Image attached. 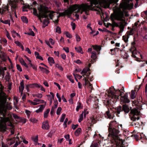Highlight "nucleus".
Masks as SVG:
<instances>
[{"label": "nucleus", "mask_w": 147, "mask_h": 147, "mask_svg": "<svg viewBox=\"0 0 147 147\" xmlns=\"http://www.w3.org/2000/svg\"><path fill=\"white\" fill-rule=\"evenodd\" d=\"M129 0H123L120 4L119 9L115 11L114 13L111 15L112 19L121 21L118 24L113 23V26H119L120 28H124L125 20L124 19V16L123 12L126 9H132L134 5L133 3H129Z\"/></svg>", "instance_id": "1"}, {"label": "nucleus", "mask_w": 147, "mask_h": 147, "mask_svg": "<svg viewBox=\"0 0 147 147\" xmlns=\"http://www.w3.org/2000/svg\"><path fill=\"white\" fill-rule=\"evenodd\" d=\"M119 124L115 121H112L109 123L108 139L111 142L117 146L123 143V140L120 138Z\"/></svg>", "instance_id": "2"}, {"label": "nucleus", "mask_w": 147, "mask_h": 147, "mask_svg": "<svg viewBox=\"0 0 147 147\" xmlns=\"http://www.w3.org/2000/svg\"><path fill=\"white\" fill-rule=\"evenodd\" d=\"M89 0L90 1V5L83 4L84 5H87L89 7V8L87 9L86 11H83L82 9H80L78 11V9H77L76 10H77V11H76L75 16L77 18H79V16L77 14V13L80 12V10H81V13H82L84 11L86 15H87L88 14V11L89 10L97 11L98 10L97 9H99L100 6H101L104 8H108L109 7L110 4L112 3H116L117 1V0H112V1L110 0Z\"/></svg>", "instance_id": "3"}, {"label": "nucleus", "mask_w": 147, "mask_h": 147, "mask_svg": "<svg viewBox=\"0 0 147 147\" xmlns=\"http://www.w3.org/2000/svg\"><path fill=\"white\" fill-rule=\"evenodd\" d=\"M38 9L40 13L37 17L41 22V19L44 18L48 19L49 17L50 19L52 20L56 13L55 12L49 10L48 7L43 5H40L38 7Z\"/></svg>", "instance_id": "4"}, {"label": "nucleus", "mask_w": 147, "mask_h": 147, "mask_svg": "<svg viewBox=\"0 0 147 147\" xmlns=\"http://www.w3.org/2000/svg\"><path fill=\"white\" fill-rule=\"evenodd\" d=\"M89 8V6L87 5L81 4L80 5L75 4L71 6L68 10H65L64 12L59 13V16H64L65 15H70L74 11H76L78 9V11L80 9H82L83 11H86L87 9Z\"/></svg>", "instance_id": "5"}, {"label": "nucleus", "mask_w": 147, "mask_h": 147, "mask_svg": "<svg viewBox=\"0 0 147 147\" xmlns=\"http://www.w3.org/2000/svg\"><path fill=\"white\" fill-rule=\"evenodd\" d=\"M123 89L122 88L120 90H117L114 89V91L111 90L109 93V95L112 98L115 99L116 100H119V96H121L123 95L124 92Z\"/></svg>", "instance_id": "6"}, {"label": "nucleus", "mask_w": 147, "mask_h": 147, "mask_svg": "<svg viewBox=\"0 0 147 147\" xmlns=\"http://www.w3.org/2000/svg\"><path fill=\"white\" fill-rule=\"evenodd\" d=\"M131 113L132 115V116L131 118V119L133 121L131 123V125H136V123H135V121L137 119L138 120L140 119V117L138 116L139 115L140 112L136 109H133L131 110Z\"/></svg>", "instance_id": "7"}, {"label": "nucleus", "mask_w": 147, "mask_h": 147, "mask_svg": "<svg viewBox=\"0 0 147 147\" xmlns=\"http://www.w3.org/2000/svg\"><path fill=\"white\" fill-rule=\"evenodd\" d=\"M120 103L121 104L128 103L130 102L129 99L128 98V94L125 93L123 95H122L120 98Z\"/></svg>", "instance_id": "8"}, {"label": "nucleus", "mask_w": 147, "mask_h": 147, "mask_svg": "<svg viewBox=\"0 0 147 147\" xmlns=\"http://www.w3.org/2000/svg\"><path fill=\"white\" fill-rule=\"evenodd\" d=\"M105 117L107 119H113L114 116V113L111 111V112L109 110L107 111L105 114Z\"/></svg>", "instance_id": "9"}, {"label": "nucleus", "mask_w": 147, "mask_h": 147, "mask_svg": "<svg viewBox=\"0 0 147 147\" xmlns=\"http://www.w3.org/2000/svg\"><path fill=\"white\" fill-rule=\"evenodd\" d=\"M122 111V107L121 106H119L116 108L115 111L114 113L116 114L117 116L119 117V114H120V112Z\"/></svg>", "instance_id": "10"}, {"label": "nucleus", "mask_w": 147, "mask_h": 147, "mask_svg": "<svg viewBox=\"0 0 147 147\" xmlns=\"http://www.w3.org/2000/svg\"><path fill=\"white\" fill-rule=\"evenodd\" d=\"M123 111H124L125 113H128L129 111V108L127 105L126 104L123 105L122 107Z\"/></svg>", "instance_id": "11"}, {"label": "nucleus", "mask_w": 147, "mask_h": 147, "mask_svg": "<svg viewBox=\"0 0 147 147\" xmlns=\"http://www.w3.org/2000/svg\"><path fill=\"white\" fill-rule=\"evenodd\" d=\"M9 8V5L7 4V5L3 7L2 9L0 8V13H1V14H4L6 10L8 11Z\"/></svg>", "instance_id": "12"}, {"label": "nucleus", "mask_w": 147, "mask_h": 147, "mask_svg": "<svg viewBox=\"0 0 147 147\" xmlns=\"http://www.w3.org/2000/svg\"><path fill=\"white\" fill-rule=\"evenodd\" d=\"M42 128L44 129H49V124L47 121L43 122Z\"/></svg>", "instance_id": "13"}, {"label": "nucleus", "mask_w": 147, "mask_h": 147, "mask_svg": "<svg viewBox=\"0 0 147 147\" xmlns=\"http://www.w3.org/2000/svg\"><path fill=\"white\" fill-rule=\"evenodd\" d=\"M46 102H45V103L44 104L41 105L39 109L36 111V112L37 113H39L42 112L43 111L44 109L45 108L46 106Z\"/></svg>", "instance_id": "14"}, {"label": "nucleus", "mask_w": 147, "mask_h": 147, "mask_svg": "<svg viewBox=\"0 0 147 147\" xmlns=\"http://www.w3.org/2000/svg\"><path fill=\"white\" fill-rule=\"evenodd\" d=\"M24 82L23 80H22L20 83V86L19 87V90L20 92H21V94L23 93V91L24 90Z\"/></svg>", "instance_id": "15"}, {"label": "nucleus", "mask_w": 147, "mask_h": 147, "mask_svg": "<svg viewBox=\"0 0 147 147\" xmlns=\"http://www.w3.org/2000/svg\"><path fill=\"white\" fill-rule=\"evenodd\" d=\"M19 61L22 65L24 66L26 68H28V66L22 58H19Z\"/></svg>", "instance_id": "16"}, {"label": "nucleus", "mask_w": 147, "mask_h": 147, "mask_svg": "<svg viewBox=\"0 0 147 147\" xmlns=\"http://www.w3.org/2000/svg\"><path fill=\"white\" fill-rule=\"evenodd\" d=\"M11 6V8L12 10L13 9H15L17 7V5L15 2L11 1L9 2V5Z\"/></svg>", "instance_id": "17"}, {"label": "nucleus", "mask_w": 147, "mask_h": 147, "mask_svg": "<svg viewBox=\"0 0 147 147\" xmlns=\"http://www.w3.org/2000/svg\"><path fill=\"white\" fill-rule=\"evenodd\" d=\"M77 106L76 107V110L78 112L79 109H82L83 108V106L81 103L79 102H77Z\"/></svg>", "instance_id": "18"}, {"label": "nucleus", "mask_w": 147, "mask_h": 147, "mask_svg": "<svg viewBox=\"0 0 147 147\" xmlns=\"http://www.w3.org/2000/svg\"><path fill=\"white\" fill-rule=\"evenodd\" d=\"M138 54H139V53L137 52L136 50H135L132 52L131 56L134 58H137Z\"/></svg>", "instance_id": "19"}, {"label": "nucleus", "mask_w": 147, "mask_h": 147, "mask_svg": "<svg viewBox=\"0 0 147 147\" xmlns=\"http://www.w3.org/2000/svg\"><path fill=\"white\" fill-rule=\"evenodd\" d=\"M90 71V70L89 68L86 67L83 69L82 71L81 72V74H85Z\"/></svg>", "instance_id": "20"}, {"label": "nucleus", "mask_w": 147, "mask_h": 147, "mask_svg": "<svg viewBox=\"0 0 147 147\" xmlns=\"http://www.w3.org/2000/svg\"><path fill=\"white\" fill-rule=\"evenodd\" d=\"M39 68L40 69V70L42 71L43 73H45L47 74L49 72V71L46 68H44L40 66H39Z\"/></svg>", "instance_id": "21"}, {"label": "nucleus", "mask_w": 147, "mask_h": 147, "mask_svg": "<svg viewBox=\"0 0 147 147\" xmlns=\"http://www.w3.org/2000/svg\"><path fill=\"white\" fill-rule=\"evenodd\" d=\"M92 47L94 50H96L97 51H100L101 49V47L99 46L92 45Z\"/></svg>", "instance_id": "22"}, {"label": "nucleus", "mask_w": 147, "mask_h": 147, "mask_svg": "<svg viewBox=\"0 0 147 147\" xmlns=\"http://www.w3.org/2000/svg\"><path fill=\"white\" fill-rule=\"evenodd\" d=\"M130 96L131 98L132 99H134L136 97L135 93L134 90H132L131 91Z\"/></svg>", "instance_id": "23"}, {"label": "nucleus", "mask_w": 147, "mask_h": 147, "mask_svg": "<svg viewBox=\"0 0 147 147\" xmlns=\"http://www.w3.org/2000/svg\"><path fill=\"white\" fill-rule=\"evenodd\" d=\"M34 54L37 58L39 59L42 60H43L42 57L41 56H40L38 52L36 51L34 53Z\"/></svg>", "instance_id": "24"}, {"label": "nucleus", "mask_w": 147, "mask_h": 147, "mask_svg": "<svg viewBox=\"0 0 147 147\" xmlns=\"http://www.w3.org/2000/svg\"><path fill=\"white\" fill-rule=\"evenodd\" d=\"M92 55L91 56V58L93 59H95L96 58V53L95 51H93L91 52Z\"/></svg>", "instance_id": "25"}, {"label": "nucleus", "mask_w": 147, "mask_h": 147, "mask_svg": "<svg viewBox=\"0 0 147 147\" xmlns=\"http://www.w3.org/2000/svg\"><path fill=\"white\" fill-rule=\"evenodd\" d=\"M29 86L30 88H37L38 87V84L36 83H33L29 84Z\"/></svg>", "instance_id": "26"}, {"label": "nucleus", "mask_w": 147, "mask_h": 147, "mask_svg": "<svg viewBox=\"0 0 147 147\" xmlns=\"http://www.w3.org/2000/svg\"><path fill=\"white\" fill-rule=\"evenodd\" d=\"M81 131V129L80 128H79L77 129L75 131V135L76 136H78L80 134Z\"/></svg>", "instance_id": "27"}, {"label": "nucleus", "mask_w": 147, "mask_h": 147, "mask_svg": "<svg viewBox=\"0 0 147 147\" xmlns=\"http://www.w3.org/2000/svg\"><path fill=\"white\" fill-rule=\"evenodd\" d=\"M134 31L131 28L129 31H128L127 32V34L129 36L132 35L134 34Z\"/></svg>", "instance_id": "28"}, {"label": "nucleus", "mask_w": 147, "mask_h": 147, "mask_svg": "<svg viewBox=\"0 0 147 147\" xmlns=\"http://www.w3.org/2000/svg\"><path fill=\"white\" fill-rule=\"evenodd\" d=\"M21 19L22 21L24 23H28V20L26 17L25 16H22Z\"/></svg>", "instance_id": "29"}, {"label": "nucleus", "mask_w": 147, "mask_h": 147, "mask_svg": "<svg viewBox=\"0 0 147 147\" xmlns=\"http://www.w3.org/2000/svg\"><path fill=\"white\" fill-rule=\"evenodd\" d=\"M1 22L4 24H8L9 26L10 25V21L9 20H7L5 21L1 20Z\"/></svg>", "instance_id": "30"}, {"label": "nucleus", "mask_w": 147, "mask_h": 147, "mask_svg": "<svg viewBox=\"0 0 147 147\" xmlns=\"http://www.w3.org/2000/svg\"><path fill=\"white\" fill-rule=\"evenodd\" d=\"M48 60L50 63L53 64L54 63L53 58L51 57H49L48 59Z\"/></svg>", "instance_id": "31"}, {"label": "nucleus", "mask_w": 147, "mask_h": 147, "mask_svg": "<svg viewBox=\"0 0 147 147\" xmlns=\"http://www.w3.org/2000/svg\"><path fill=\"white\" fill-rule=\"evenodd\" d=\"M50 109H47L46 111H45L44 113V117L47 118L48 117V114L50 111Z\"/></svg>", "instance_id": "32"}, {"label": "nucleus", "mask_w": 147, "mask_h": 147, "mask_svg": "<svg viewBox=\"0 0 147 147\" xmlns=\"http://www.w3.org/2000/svg\"><path fill=\"white\" fill-rule=\"evenodd\" d=\"M129 38V36L127 35H125L123 36V39L124 42H127L128 41V38Z\"/></svg>", "instance_id": "33"}, {"label": "nucleus", "mask_w": 147, "mask_h": 147, "mask_svg": "<svg viewBox=\"0 0 147 147\" xmlns=\"http://www.w3.org/2000/svg\"><path fill=\"white\" fill-rule=\"evenodd\" d=\"M75 49L77 52L82 53V49L81 47H75Z\"/></svg>", "instance_id": "34"}, {"label": "nucleus", "mask_w": 147, "mask_h": 147, "mask_svg": "<svg viewBox=\"0 0 147 147\" xmlns=\"http://www.w3.org/2000/svg\"><path fill=\"white\" fill-rule=\"evenodd\" d=\"M64 137L67 141H69V144H72L71 143V140L69 139V134L65 135L64 136Z\"/></svg>", "instance_id": "35"}, {"label": "nucleus", "mask_w": 147, "mask_h": 147, "mask_svg": "<svg viewBox=\"0 0 147 147\" xmlns=\"http://www.w3.org/2000/svg\"><path fill=\"white\" fill-rule=\"evenodd\" d=\"M32 95L34 97H36L39 98H41L42 96V94L40 93H38L36 94H33Z\"/></svg>", "instance_id": "36"}, {"label": "nucleus", "mask_w": 147, "mask_h": 147, "mask_svg": "<svg viewBox=\"0 0 147 147\" xmlns=\"http://www.w3.org/2000/svg\"><path fill=\"white\" fill-rule=\"evenodd\" d=\"M67 78L71 83H74V80L71 76H67Z\"/></svg>", "instance_id": "37"}, {"label": "nucleus", "mask_w": 147, "mask_h": 147, "mask_svg": "<svg viewBox=\"0 0 147 147\" xmlns=\"http://www.w3.org/2000/svg\"><path fill=\"white\" fill-rule=\"evenodd\" d=\"M56 67H57L59 69L62 71H63V69L61 65L57 64L56 65Z\"/></svg>", "instance_id": "38"}, {"label": "nucleus", "mask_w": 147, "mask_h": 147, "mask_svg": "<svg viewBox=\"0 0 147 147\" xmlns=\"http://www.w3.org/2000/svg\"><path fill=\"white\" fill-rule=\"evenodd\" d=\"M65 116L66 115L65 114H62V117L60 119V122H63L65 118Z\"/></svg>", "instance_id": "39"}, {"label": "nucleus", "mask_w": 147, "mask_h": 147, "mask_svg": "<svg viewBox=\"0 0 147 147\" xmlns=\"http://www.w3.org/2000/svg\"><path fill=\"white\" fill-rule=\"evenodd\" d=\"M83 112L79 116V118L78 119V122L79 123L81 122V121H82L83 119Z\"/></svg>", "instance_id": "40"}, {"label": "nucleus", "mask_w": 147, "mask_h": 147, "mask_svg": "<svg viewBox=\"0 0 147 147\" xmlns=\"http://www.w3.org/2000/svg\"><path fill=\"white\" fill-rule=\"evenodd\" d=\"M49 19H45L43 21V24L45 25V26H47L48 24L49 23Z\"/></svg>", "instance_id": "41"}, {"label": "nucleus", "mask_w": 147, "mask_h": 147, "mask_svg": "<svg viewBox=\"0 0 147 147\" xmlns=\"http://www.w3.org/2000/svg\"><path fill=\"white\" fill-rule=\"evenodd\" d=\"M62 110V109L61 107H59L56 113L57 115H60V112Z\"/></svg>", "instance_id": "42"}, {"label": "nucleus", "mask_w": 147, "mask_h": 147, "mask_svg": "<svg viewBox=\"0 0 147 147\" xmlns=\"http://www.w3.org/2000/svg\"><path fill=\"white\" fill-rule=\"evenodd\" d=\"M65 34L66 37L67 38H71L72 37V35L67 32H66Z\"/></svg>", "instance_id": "43"}, {"label": "nucleus", "mask_w": 147, "mask_h": 147, "mask_svg": "<svg viewBox=\"0 0 147 147\" xmlns=\"http://www.w3.org/2000/svg\"><path fill=\"white\" fill-rule=\"evenodd\" d=\"M56 32L59 34L61 33V28L59 26H57L56 27Z\"/></svg>", "instance_id": "44"}, {"label": "nucleus", "mask_w": 147, "mask_h": 147, "mask_svg": "<svg viewBox=\"0 0 147 147\" xmlns=\"http://www.w3.org/2000/svg\"><path fill=\"white\" fill-rule=\"evenodd\" d=\"M71 26L72 29L74 30L76 28V24L72 22L71 23Z\"/></svg>", "instance_id": "45"}, {"label": "nucleus", "mask_w": 147, "mask_h": 147, "mask_svg": "<svg viewBox=\"0 0 147 147\" xmlns=\"http://www.w3.org/2000/svg\"><path fill=\"white\" fill-rule=\"evenodd\" d=\"M54 106H53V107H54V108H56L57 107L58 105V102L57 101V100H55L54 101Z\"/></svg>", "instance_id": "46"}, {"label": "nucleus", "mask_w": 147, "mask_h": 147, "mask_svg": "<svg viewBox=\"0 0 147 147\" xmlns=\"http://www.w3.org/2000/svg\"><path fill=\"white\" fill-rule=\"evenodd\" d=\"M116 66H120L121 67H123L122 66L121 64L120 63V62L119 60H117L116 62Z\"/></svg>", "instance_id": "47"}, {"label": "nucleus", "mask_w": 147, "mask_h": 147, "mask_svg": "<svg viewBox=\"0 0 147 147\" xmlns=\"http://www.w3.org/2000/svg\"><path fill=\"white\" fill-rule=\"evenodd\" d=\"M17 69L19 70L20 71H22V69L20 65L19 64H17L16 65Z\"/></svg>", "instance_id": "48"}, {"label": "nucleus", "mask_w": 147, "mask_h": 147, "mask_svg": "<svg viewBox=\"0 0 147 147\" xmlns=\"http://www.w3.org/2000/svg\"><path fill=\"white\" fill-rule=\"evenodd\" d=\"M76 38L77 42H79L80 41V36L77 34H76Z\"/></svg>", "instance_id": "49"}, {"label": "nucleus", "mask_w": 147, "mask_h": 147, "mask_svg": "<svg viewBox=\"0 0 147 147\" xmlns=\"http://www.w3.org/2000/svg\"><path fill=\"white\" fill-rule=\"evenodd\" d=\"M33 13L34 15L36 16H37L38 14L37 11L35 8H33Z\"/></svg>", "instance_id": "50"}, {"label": "nucleus", "mask_w": 147, "mask_h": 147, "mask_svg": "<svg viewBox=\"0 0 147 147\" xmlns=\"http://www.w3.org/2000/svg\"><path fill=\"white\" fill-rule=\"evenodd\" d=\"M33 140L35 142L37 143L38 140V136H36L34 138H33Z\"/></svg>", "instance_id": "51"}, {"label": "nucleus", "mask_w": 147, "mask_h": 147, "mask_svg": "<svg viewBox=\"0 0 147 147\" xmlns=\"http://www.w3.org/2000/svg\"><path fill=\"white\" fill-rule=\"evenodd\" d=\"M28 102H29L30 103V104L32 105H37V104L35 103L34 101H32L30 100H28Z\"/></svg>", "instance_id": "52"}, {"label": "nucleus", "mask_w": 147, "mask_h": 147, "mask_svg": "<svg viewBox=\"0 0 147 147\" xmlns=\"http://www.w3.org/2000/svg\"><path fill=\"white\" fill-rule=\"evenodd\" d=\"M25 113L27 114L28 117H29L31 114V112L28 110H26Z\"/></svg>", "instance_id": "53"}, {"label": "nucleus", "mask_w": 147, "mask_h": 147, "mask_svg": "<svg viewBox=\"0 0 147 147\" xmlns=\"http://www.w3.org/2000/svg\"><path fill=\"white\" fill-rule=\"evenodd\" d=\"M34 101L35 103L37 104V105H38L40 103V100L36 98H35L33 100Z\"/></svg>", "instance_id": "54"}, {"label": "nucleus", "mask_w": 147, "mask_h": 147, "mask_svg": "<svg viewBox=\"0 0 147 147\" xmlns=\"http://www.w3.org/2000/svg\"><path fill=\"white\" fill-rule=\"evenodd\" d=\"M90 84V82L88 80L85 81V83L83 84V86L85 87L88 84Z\"/></svg>", "instance_id": "55"}, {"label": "nucleus", "mask_w": 147, "mask_h": 147, "mask_svg": "<svg viewBox=\"0 0 147 147\" xmlns=\"http://www.w3.org/2000/svg\"><path fill=\"white\" fill-rule=\"evenodd\" d=\"M30 121L33 123H36L37 120L34 118H31L30 119Z\"/></svg>", "instance_id": "56"}, {"label": "nucleus", "mask_w": 147, "mask_h": 147, "mask_svg": "<svg viewBox=\"0 0 147 147\" xmlns=\"http://www.w3.org/2000/svg\"><path fill=\"white\" fill-rule=\"evenodd\" d=\"M15 43L18 46L20 47L21 46L23 47V46L22 45L21 43L19 41H16L15 42Z\"/></svg>", "instance_id": "57"}, {"label": "nucleus", "mask_w": 147, "mask_h": 147, "mask_svg": "<svg viewBox=\"0 0 147 147\" xmlns=\"http://www.w3.org/2000/svg\"><path fill=\"white\" fill-rule=\"evenodd\" d=\"M49 42L51 43L52 45H53L55 44V42L53 39L51 38H50L49 39Z\"/></svg>", "instance_id": "58"}, {"label": "nucleus", "mask_w": 147, "mask_h": 147, "mask_svg": "<svg viewBox=\"0 0 147 147\" xmlns=\"http://www.w3.org/2000/svg\"><path fill=\"white\" fill-rule=\"evenodd\" d=\"M45 42L46 43V44L48 45L50 48H52L53 47H52L51 45H50V42L49 41H47V40H45Z\"/></svg>", "instance_id": "59"}, {"label": "nucleus", "mask_w": 147, "mask_h": 147, "mask_svg": "<svg viewBox=\"0 0 147 147\" xmlns=\"http://www.w3.org/2000/svg\"><path fill=\"white\" fill-rule=\"evenodd\" d=\"M61 56L62 58L64 60H65L66 58V55L64 53H63L61 54Z\"/></svg>", "instance_id": "60"}, {"label": "nucleus", "mask_w": 147, "mask_h": 147, "mask_svg": "<svg viewBox=\"0 0 147 147\" xmlns=\"http://www.w3.org/2000/svg\"><path fill=\"white\" fill-rule=\"evenodd\" d=\"M13 116L15 119H18L20 118L19 116H18L17 115L15 114H13Z\"/></svg>", "instance_id": "61"}, {"label": "nucleus", "mask_w": 147, "mask_h": 147, "mask_svg": "<svg viewBox=\"0 0 147 147\" xmlns=\"http://www.w3.org/2000/svg\"><path fill=\"white\" fill-rule=\"evenodd\" d=\"M91 120L93 123H96L97 120L95 119L94 117H93L91 118Z\"/></svg>", "instance_id": "62"}, {"label": "nucleus", "mask_w": 147, "mask_h": 147, "mask_svg": "<svg viewBox=\"0 0 147 147\" xmlns=\"http://www.w3.org/2000/svg\"><path fill=\"white\" fill-rule=\"evenodd\" d=\"M76 63L78 64H80L82 63L81 62V61L79 59H78L77 60L74 61Z\"/></svg>", "instance_id": "63"}, {"label": "nucleus", "mask_w": 147, "mask_h": 147, "mask_svg": "<svg viewBox=\"0 0 147 147\" xmlns=\"http://www.w3.org/2000/svg\"><path fill=\"white\" fill-rule=\"evenodd\" d=\"M98 144L97 143H94L92 144L90 147H98Z\"/></svg>", "instance_id": "64"}]
</instances>
